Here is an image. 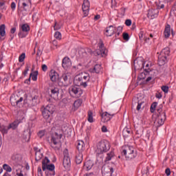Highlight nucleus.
I'll use <instances>...</instances> for the list:
<instances>
[{"label": "nucleus", "instance_id": "nucleus-1", "mask_svg": "<svg viewBox=\"0 0 176 176\" xmlns=\"http://www.w3.org/2000/svg\"><path fill=\"white\" fill-rule=\"evenodd\" d=\"M43 118H44L48 123L52 122V118L54 111H56V107L53 104H47L45 107H43L41 109Z\"/></svg>", "mask_w": 176, "mask_h": 176}, {"label": "nucleus", "instance_id": "nucleus-2", "mask_svg": "<svg viewBox=\"0 0 176 176\" xmlns=\"http://www.w3.org/2000/svg\"><path fill=\"white\" fill-rule=\"evenodd\" d=\"M90 80V76L86 73H81L76 75L74 79V83L76 86H82L87 87V82Z\"/></svg>", "mask_w": 176, "mask_h": 176}, {"label": "nucleus", "instance_id": "nucleus-3", "mask_svg": "<svg viewBox=\"0 0 176 176\" xmlns=\"http://www.w3.org/2000/svg\"><path fill=\"white\" fill-rule=\"evenodd\" d=\"M122 153L127 160H133L137 157V151L134 150L133 146H124Z\"/></svg>", "mask_w": 176, "mask_h": 176}, {"label": "nucleus", "instance_id": "nucleus-4", "mask_svg": "<svg viewBox=\"0 0 176 176\" xmlns=\"http://www.w3.org/2000/svg\"><path fill=\"white\" fill-rule=\"evenodd\" d=\"M96 146V155H102V153H107V152L111 149V144H109V142L107 140L99 142Z\"/></svg>", "mask_w": 176, "mask_h": 176}, {"label": "nucleus", "instance_id": "nucleus-5", "mask_svg": "<svg viewBox=\"0 0 176 176\" xmlns=\"http://www.w3.org/2000/svg\"><path fill=\"white\" fill-rule=\"evenodd\" d=\"M61 138H63V131L61 129H58L52 135L51 142L54 145L61 146Z\"/></svg>", "mask_w": 176, "mask_h": 176}, {"label": "nucleus", "instance_id": "nucleus-6", "mask_svg": "<svg viewBox=\"0 0 176 176\" xmlns=\"http://www.w3.org/2000/svg\"><path fill=\"white\" fill-rule=\"evenodd\" d=\"M69 93L72 97L79 98L82 96V94H83V90H82L78 85H72L69 89Z\"/></svg>", "mask_w": 176, "mask_h": 176}, {"label": "nucleus", "instance_id": "nucleus-7", "mask_svg": "<svg viewBox=\"0 0 176 176\" xmlns=\"http://www.w3.org/2000/svg\"><path fill=\"white\" fill-rule=\"evenodd\" d=\"M25 104H28L29 107H36L41 101L39 100V96L35 95L34 96H28L23 100Z\"/></svg>", "mask_w": 176, "mask_h": 176}, {"label": "nucleus", "instance_id": "nucleus-8", "mask_svg": "<svg viewBox=\"0 0 176 176\" xmlns=\"http://www.w3.org/2000/svg\"><path fill=\"white\" fill-rule=\"evenodd\" d=\"M56 168V166L53 164H50L47 165L45 164V162L43 163V171H45V176H49V175H56V171L54 169Z\"/></svg>", "mask_w": 176, "mask_h": 176}, {"label": "nucleus", "instance_id": "nucleus-9", "mask_svg": "<svg viewBox=\"0 0 176 176\" xmlns=\"http://www.w3.org/2000/svg\"><path fill=\"white\" fill-rule=\"evenodd\" d=\"M23 100L24 98L23 97L19 96L17 94L12 95L10 99L11 105H12V107H20L22 105Z\"/></svg>", "mask_w": 176, "mask_h": 176}, {"label": "nucleus", "instance_id": "nucleus-10", "mask_svg": "<svg viewBox=\"0 0 176 176\" xmlns=\"http://www.w3.org/2000/svg\"><path fill=\"white\" fill-rule=\"evenodd\" d=\"M58 86L61 87H67L69 85V74H63L60 77L58 78Z\"/></svg>", "mask_w": 176, "mask_h": 176}, {"label": "nucleus", "instance_id": "nucleus-11", "mask_svg": "<svg viewBox=\"0 0 176 176\" xmlns=\"http://www.w3.org/2000/svg\"><path fill=\"white\" fill-rule=\"evenodd\" d=\"M133 65L135 71H140L144 68V65H145V60L142 57L136 58L133 62Z\"/></svg>", "mask_w": 176, "mask_h": 176}, {"label": "nucleus", "instance_id": "nucleus-12", "mask_svg": "<svg viewBox=\"0 0 176 176\" xmlns=\"http://www.w3.org/2000/svg\"><path fill=\"white\" fill-rule=\"evenodd\" d=\"M63 165L65 168H69L71 166V158H69V154L68 153V149H65L63 151Z\"/></svg>", "mask_w": 176, "mask_h": 176}, {"label": "nucleus", "instance_id": "nucleus-13", "mask_svg": "<svg viewBox=\"0 0 176 176\" xmlns=\"http://www.w3.org/2000/svg\"><path fill=\"white\" fill-rule=\"evenodd\" d=\"M113 173V168L108 165H104L102 167V176H112Z\"/></svg>", "mask_w": 176, "mask_h": 176}, {"label": "nucleus", "instance_id": "nucleus-14", "mask_svg": "<svg viewBox=\"0 0 176 176\" xmlns=\"http://www.w3.org/2000/svg\"><path fill=\"white\" fill-rule=\"evenodd\" d=\"M166 120V112L157 113V118L155 122H157L158 126H163Z\"/></svg>", "mask_w": 176, "mask_h": 176}, {"label": "nucleus", "instance_id": "nucleus-15", "mask_svg": "<svg viewBox=\"0 0 176 176\" xmlns=\"http://www.w3.org/2000/svg\"><path fill=\"white\" fill-rule=\"evenodd\" d=\"M82 10L85 17H87V16H89V10H90V2L89 0H84L82 6Z\"/></svg>", "mask_w": 176, "mask_h": 176}, {"label": "nucleus", "instance_id": "nucleus-16", "mask_svg": "<svg viewBox=\"0 0 176 176\" xmlns=\"http://www.w3.org/2000/svg\"><path fill=\"white\" fill-rule=\"evenodd\" d=\"M50 78L52 82H58V79H60V76L58 75V73L56 72L54 69H52L50 72Z\"/></svg>", "mask_w": 176, "mask_h": 176}, {"label": "nucleus", "instance_id": "nucleus-17", "mask_svg": "<svg viewBox=\"0 0 176 176\" xmlns=\"http://www.w3.org/2000/svg\"><path fill=\"white\" fill-rule=\"evenodd\" d=\"M158 14H159V10L151 8L148 11L147 17L148 19H151V20H153V19H155V17H157Z\"/></svg>", "mask_w": 176, "mask_h": 176}, {"label": "nucleus", "instance_id": "nucleus-18", "mask_svg": "<svg viewBox=\"0 0 176 176\" xmlns=\"http://www.w3.org/2000/svg\"><path fill=\"white\" fill-rule=\"evenodd\" d=\"M72 65V62H71V59L68 57H65L62 60V67L64 69H68Z\"/></svg>", "mask_w": 176, "mask_h": 176}, {"label": "nucleus", "instance_id": "nucleus-19", "mask_svg": "<svg viewBox=\"0 0 176 176\" xmlns=\"http://www.w3.org/2000/svg\"><path fill=\"white\" fill-rule=\"evenodd\" d=\"M94 166V162L93 160H89L84 163L82 166L83 170H86V171H89Z\"/></svg>", "mask_w": 176, "mask_h": 176}, {"label": "nucleus", "instance_id": "nucleus-20", "mask_svg": "<svg viewBox=\"0 0 176 176\" xmlns=\"http://www.w3.org/2000/svg\"><path fill=\"white\" fill-rule=\"evenodd\" d=\"M102 122L103 123H107V122H109L112 117L115 116V114H109L108 112L103 113L102 115Z\"/></svg>", "mask_w": 176, "mask_h": 176}, {"label": "nucleus", "instance_id": "nucleus-21", "mask_svg": "<svg viewBox=\"0 0 176 176\" xmlns=\"http://www.w3.org/2000/svg\"><path fill=\"white\" fill-rule=\"evenodd\" d=\"M167 63V58L164 55L160 54L158 56L157 64L160 67H163Z\"/></svg>", "mask_w": 176, "mask_h": 176}, {"label": "nucleus", "instance_id": "nucleus-22", "mask_svg": "<svg viewBox=\"0 0 176 176\" xmlns=\"http://www.w3.org/2000/svg\"><path fill=\"white\" fill-rule=\"evenodd\" d=\"M76 144L78 153H82L83 151H85V142L83 140H78Z\"/></svg>", "mask_w": 176, "mask_h": 176}, {"label": "nucleus", "instance_id": "nucleus-23", "mask_svg": "<svg viewBox=\"0 0 176 176\" xmlns=\"http://www.w3.org/2000/svg\"><path fill=\"white\" fill-rule=\"evenodd\" d=\"M19 124H20V121L15 120L12 123L10 124L9 126H6L7 133L10 129L12 130H16L17 127H19Z\"/></svg>", "mask_w": 176, "mask_h": 176}, {"label": "nucleus", "instance_id": "nucleus-24", "mask_svg": "<svg viewBox=\"0 0 176 176\" xmlns=\"http://www.w3.org/2000/svg\"><path fill=\"white\" fill-rule=\"evenodd\" d=\"M104 34L106 36H112V35L115 34V28L113 25H110L107 28Z\"/></svg>", "mask_w": 176, "mask_h": 176}, {"label": "nucleus", "instance_id": "nucleus-25", "mask_svg": "<svg viewBox=\"0 0 176 176\" xmlns=\"http://www.w3.org/2000/svg\"><path fill=\"white\" fill-rule=\"evenodd\" d=\"M58 94H60V89L58 88L54 87L51 89L50 97L54 98V100H56L58 97Z\"/></svg>", "mask_w": 176, "mask_h": 176}, {"label": "nucleus", "instance_id": "nucleus-26", "mask_svg": "<svg viewBox=\"0 0 176 176\" xmlns=\"http://www.w3.org/2000/svg\"><path fill=\"white\" fill-rule=\"evenodd\" d=\"M89 72L91 74H100L101 72V65H95L94 68L89 69Z\"/></svg>", "mask_w": 176, "mask_h": 176}, {"label": "nucleus", "instance_id": "nucleus-27", "mask_svg": "<svg viewBox=\"0 0 176 176\" xmlns=\"http://www.w3.org/2000/svg\"><path fill=\"white\" fill-rule=\"evenodd\" d=\"M75 162L76 164H80V163L83 162V153H77L76 155Z\"/></svg>", "mask_w": 176, "mask_h": 176}, {"label": "nucleus", "instance_id": "nucleus-28", "mask_svg": "<svg viewBox=\"0 0 176 176\" xmlns=\"http://www.w3.org/2000/svg\"><path fill=\"white\" fill-rule=\"evenodd\" d=\"M170 32H171V27L170 26V25H166L164 32L165 38H169Z\"/></svg>", "mask_w": 176, "mask_h": 176}, {"label": "nucleus", "instance_id": "nucleus-29", "mask_svg": "<svg viewBox=\"0 0 176 176\" xmlns=\"http://www.w3.org/2000/svg\"><path fill=\"white\" fill-rule=\"evenodd\" d=\"M61 27H63V22L60 21L59 22H57V21H54V31H57L58 30H61Z\"/></svg>", "mask_w": 176, "mask_h": 176}, {"label": "nucleus", "instance_id": "nucleus-30", "mask_svg": "<svg viewBox=\"0 0 176 176\" xmlns=\"http://www.w3.org/2000/svg\"><path fill=\"white\" fill-rule=\"evenodd\" d=\"M99 47L100 50H97V54L98 56H100V54H101V56L104 57V56H105V50H104V44L102 43Z\"/></svg>", "mask_w": 176, "mask_h": 176}, {"label": "nucleus", "instance_id": "nucleus-31", "mask_svg": "<svg viewBox=\"0 0 176 176\" xmlns=\"http://www.w3.org/2000/svg\"><path fill=\"white\" fill-rule=\"evenodd\" d=\"M161 55L166 56L167 58L168 56H170V48L169 47H165L164 48L161 53Z\"/></svg>", "mask_w": 176, "mask_h": 176}, {"label": "nucleus", "instance_id": "nucleus-32", "mask_svg": "<svg viewBox=\"0 0 176 176\" xmlns=\"http://www.w3.org/2000/svg\"><path fill=\"white\" fill-rule=\"evenodd\" d=\"M139 38L141 42H142V41H144L145 42H148V41H149V38L145 37L144 31H140V32L139 33Z\"/></svg>", "mask_w": 176, "mask_h": 176}, {"label": "nucleus", "instance_id": "nucleus-33", "mask_svg": "<svg viewBox=\"0 0 176 176\" xmlns=\"http://www.w3.org/2000/svg\"><path fill=\"white\" fill-rule=\"evenodd\" d=\"M42 157H43V153L41 151H37L35 153V160L36 162H39L42 160Z\"/></svg>", "mask_w": 176, "mask_h": 176}, {"label": "nucleus", "instance_id": "nucleus-34", "mask_svg": "<svg viewBox=\"0 0 176 176\" xmlns=\"http://www.w3.org/2000/svg\"><path fill=\"white\" fill-rule=\"evenodd\" d=\"M6 28V26L5 24H2L0 25V35L1 36H5L6 35V31L5 29Z\"/></svg>", "mask_w": 176, "mask_h": 176}, {"label": "nucleus", "instance_id": "nucleus-35", "mask_svg": "<svg viewBox=\"0 0 176 176\" xmlns=\"http://www.w3.org/2000/svg\"><path fill=\"white\" fill-rule=\"evenodd\" d=\"M144 134V128L140 127L136 130V135H138V138H141Z\"/></svg>", "mask_w": 176, "mask_h": 176}, {"label": "nucleus", "instance_id": "nucleus-36", "mask_svg": "<svg viewBox=\"0 0 176 176\" xmlns=\"http://www.w3.org/2000/svg\"><path fill=\"white\" fill-rule=\"evenodd\" d=\"M113 156H115V153L113 151L108 153L106 157L105 162H109V160H111L112 157H113Z\"/></svg>", "mask_w": 176, "mask_h": 176}, {"label": "nucleus", "instance_id": "nucleus-37", "mask_svg": "<svg viewBox=\"0 0 176 176\" xmlns=\"http://www.w3.org/2000/svg\"><path fill=\"white\" fill-rule=\"evenodd\" d=\"M30 77L32 78V80L36 81L38 79V71H35L33 73H30Z\"/></svg>", "mask_w": 176, "mask_h": 176}, {"label": "nucleus", "instance_id": "nucleus-38", "mask_svg": "<svg viewBox=\"0 0 176 176\" xmlns=\"http://www.w3.org/2000/svg\"><path fill=\"white\" fill-rule=\"evenodd\" d=\"M82 101L80 99H78L77 100L74 101V108H76V109H78V108H79V107L82 105Z\"/></svg>", "mask_w": 176, "mask_h": 176}, {"label": "nucleus", "instance_id": "nucleus-39", "mask_svg": "<svg viewBox=\"0 0 176 176\" xmlns=\"http://www.w3.org/2000/svg\"><path fill=\"white\" fill-rule=\"evenodd\" d=\"M156 107H157V102H154L151 104V106L150 108V111H151V113H153V112H155V111H156Z\"/></svg>", "mask_w": 176, "mask_h": 176}, {"label": "nucleus", "instance_id": "nucleus-40", "mask_svg": "<svg viewBox=\"0 0 176 176\" xmlns=\"http://www.w3.org/2000/svg\"><path fill=\"white\" fill-rule=\"evenodd\" d=\"M88 122H89V123H93V122H94V120L93 119V111H88Z\"/></svg>", "mask_w": 176, "mask_h": 176}, {"label": "nucleus", "instance_id": "nucleus-41", "mask_svg": "<svg viewBox=\"0 0 176 176\" xmlns=\"http://www.w3.org/2000/svg\"><path fill=\"white\" fill-rule=\"evenodd\" d=\"M21 29L23 32H28V31H30V25H28L27 23H25L22 25Z\"/></svg>", "mask_w": 176, "mask_h": 176}, {"label": "nucleus", "instance_id": "nucleus-42", "mask_svg": "<svg viewBox=\"0 0 176 176\" xmlns=\"http://www.w3.org/2000/svg\"><path fill=\"white\" fill-rule=\"evenodd\" d=\"M0 131L2 133V134H8V129H6V126L1 124V122Z\"/></svg>", "mask_w": 176, "mask_h": 176}, {"label": "nucleus", "instance_id": "nucleus-43", "mask_svg": "<svg viewBox=\"0 0 176 176\" xmlns=\"http://www.w3.org/2000/svg\"><path fill=\"white\" fill-rule=\"evenodd\" d=\"M3 170H5L6 171H7V173H12V167H10V166H9L7 164H4L3 165Z\"/></svg>", "mask_w": 176, "mask_h": 176}, {"label": "nucleus", "instance_id": "nucleus-44", "mask_svg": "<svg viewBox=\"0 0 176 176\" xmlns=\"http://www.w3.org/2000/svg\"><path fill=\"white\" fill-rule=\"evenodd\" d=\"M145 78H146V74H145L144 72H142L138 76V80H144Z\"/></svg>", "mask_w": 176, "mask_h": 176}, {"label": "nucleus", "instance_id": "nucleus-45", "mask_svg": "<svg viewBox=\"0 0 176 176\" xmlns=\"http://www.w3.org/2000/svg\"><path fill=\"white\" fill-rule=\"evenodd\" d=\"M22 5V8L23 9V10H25V12H27V10H28V8L30 7V5H31V3H21Z\"/></svg>", "mask_w": 176, "mask_h": 176}, {"label": "nucleus", "instance_id": "nucleus-46", "mask_svg": "<svg viewBox=\"0 0 176 176\" xmlns=\"http://www.w3.org/2000/svg\"><path fill=\"white\" fill-rule=\"evenodd\" d=\"M119 5V0H111V8H118Z\"/></svg>", "mask_w": 176, "mask_h": 176}, {"label": "nucleus", "instance_id": "nucleus-47", "mask_svg": "<svg viewBox=\"0 0 176 176\" xmlns=\"http://www.w3.org/2000/svg\"><path fill=\"white\" fill-rule=\"evenodd\" d=\"M25 59V53H22L19 57V63H23V61H24Z\"/></svg>", "mask_w": 176, "mask_h": 176}, {"label": "nucleus", "instance_id": "nucleus-48", "mask_svg": "<svg viewBox=\"0 0 176 176\" xmlns=\"http://www.w3.org/2000/svg\"><path fill=\"white\" fill-rule=\"evenodd\" d=\"M43 163L48 166L49 163H50V160L47 158V157H45V159L42 161V167H43Z\"/></svg>", "mask_w": 176, "mask_h": 176}, {"label": "nucleus", "instance_id": "nucleus-49", "mask_svg": "<svg viewBox=\"0 0 176 176\" xmlns=\"http://www.w3.org/2000/svg\"><path fill=\"white\" fill-rule=\"evenodd\" d=\"M54 38L60 41L61 39V33L60 32H56L54 34Z\"/></svg>", "mask_w": 176, "mask_h": 176}, {"label": "nucleus", "instance_id": "nucleus-50", "mask_svg": "<svg viewBox=\"0 0 176 176\" xmlns=\"http://www.w3.org/2000/svg\"><path fill=\"white\" fill-rule=\"evenodd\" d=\"M122 37L124 41H129L130 39V36L128 34V33L126 32L123 33Z\"/></svg>", "mask_w": 176, "mask_h": 176}, {"label": "nucleus", "instance_id": "nucleus-51", "mask_svg": "<svg viewBox=\"0 0 176 176\" xmlns=\"http://www.w3.org/2000/svg\"><path fill=\"white\" fill-rule=\"evenodd\" d=\"M28 71H30V66H28V65H26L25 69L23 73L24 76H27V74H28Z\"/></svg>", "mask_w": 176, "mask_h": 176}, {"label": "nucleus", "instance_id": "nucleus-52", "mask_svg": "<svg viewBox=\"0 0 176 176\" xmlns=\"http://www.w3.org/2000/svg\"><path fill=\"white\" fill-rule=\"evenodd\" d=\"M137 104H138V106L136 109L137 111H140L141 109V107H142V104H144V102L138 101Z\"/></svg>", "mask_w": 176, "mask_h": 176}, {"label": "nucleus", "instance_id": "nucleus-53", "mask_svg": "<svg viewBox=\"0 0 176 176\" xmlns=\"http://www.w3.org/2000/svg\"><path fill=\"white\" fill-rule=\"evenodd\" d=\"M162 90L164 93H168V86L163 85L162 87Z\"/></svg>", "mask_w": 176, "mask_h": 176}, {"label": "nucleus", "instance_id": "nucleus-54", "mask_svg": "<svg viewBox=\"0 0 176 176\" xmlns=\"http://www.w3.org/2000/svg\"><path fill=\"white\" fill-rule=\"evenodd\" d=\"M162 108H163V106L160 104V107L157 109V113H163V112H166V111H163Z\"/></svg>", "mask_w": 176, "mask_h": 176}, {"label": "nucleus", "instance_id": "nucleus-55", "mask_svg": "<svg viewBox=\"0 0 176 176\" xmlns=\"http://www.w3.org/2000/svg\"><path fill=\"white\" fill-rule=\"evenodd\" d=\"M3 60V55L1 54L0 55V68L1 69L3 68V63H2Z\"/></svg>", "mask_w": 176, "mask_h": 176}, {"label": "nucleus", "instance_id": "nucleus-56", "mask_svg": "<svg viewBox=\"0 0 176 176\" xmlns=\"http://www.w3.org/2000/svg\"><path fill=\"white\" fill-rule=\"evenodd\" d=\"M157 9H164V4H162L161 3H157Z\"/></svg>", "mask_w": 176, "mask_h": 176}, {"label": "nucleus", "instance_id": "nucleus-57", "mask_svg": "<svg viewBox=\"0 0 176 176\" xmlns=\"http://www.w3.org/2000/svg\"><path fill=\"white\" fill-rule=\"evenodd\" d=\"M125 25L127 26V27H130V25H131V19H126L125 21Z\"/></svg>", "mask_w": 176, "mask_h": 176}, {"label": "nucleus", "instance_id": "nucleus-58", "mask_svg": "<svg viewBox=\"0 0 176 176\" xmlns=\"http://www.w3.org/2000/svg\"><path fill=\"white\" fill-rule=\"evenodd\" d=\"M38 176H43L41 166L38 167Z\"/></svg>", "mask_w": 176, "mask_h": 176}, {"label": "nucleus", "instance_id": "nucleus-59", "mask_svg": "<svg viewBox=\"0 0 176 176\" xmlns=\"http://www.w3.org/2000/svg\"><path fill=\"white\" fill-rule=\"evenodd\" d=\"M38 135L40 138H42V137H43L45 135V131H40L38 133Z\"/></svg>", "mask_w": 176, "mask_h": 176}, {"label": "nucleus", "instance_id": "nucleus-60", "mask_svg": "<svg viewBox=\"0 0 176 176\" xmlns=\"http://www.w3.org/2000/svg\"><path fill=\"white\" fill-rule=\"evenodd\" d=\"M120 10L122 16H124V14H126V8L122 7L120 8Z\"/></svg>", "mask_w": 176, "mask_h": 176}, {"label": "nucleus", "instance_id": "nucleus-61", "mask_svg": "<svg viewBox=\"0 0 176 176\" xmlns=\"http://www.w3.org/2000/svg\"><path fill=\"white\" fill-rule=\"evenodd\" d=\"M41 68L43 72H46V71H47V65H42Z\"/></svg>", "mask_w": 176, "mask_h": 176}, {"label": "nucleus", "instance_id": "nucleus-62", "mask_svg": "<svg viewBox=\"0 0 176 176\" xmlns=\"http://www.w3.org/2000/svg\"><path fill=\"white\" fill-rule=\"evenodd\" d=\"M165 173L166 174L167 176H170V174H171V170H170V168H167L166 170H165Z\"/></svg>", "mask_w": 176, "mask_h": 176}, {"label": "nucleus", "instance_id": "nucleus-63", "mask_svg": "<svg viewBox=\"0 0 176 176\" xmlns=\"http://www.w3.org/2000/svg\"><path fill=\"white\" fill-rule=\"evenodd\" d=\"M11 9L12 10H14L16 9V3L14 2L11 3Z\"/></svg>", "mask_w": 176, "mask_h": 176}, {"label": "nucleus", "instance_id": "nucleus-64", "mask_svg": "<svg viewBox=\"0 0 176 176\" xmlns=\"http://www.w3.org/2000/svg\"><path fill=\"white\" fill-rule=\"evenodd\" d=\"M84 176H96V175H94V173L91 172L84 174Z\"/></svg>", "mask_w": 176, "mask_h": 176}]
</instances>
